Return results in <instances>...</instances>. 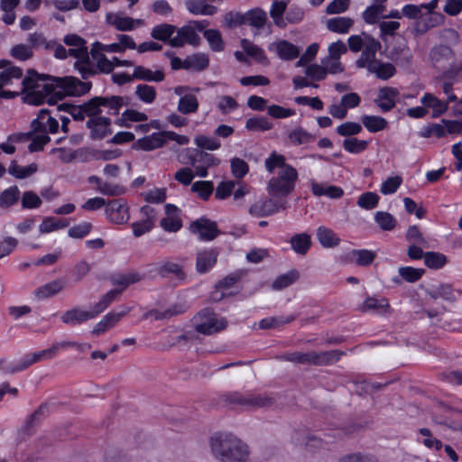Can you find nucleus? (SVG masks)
<instances>
[{
    "label": "nucleus",
    "instance_id": "obj_26",
    "mask_svg": "<svg viewBox=\"0 0 462 462\" xmlns=\"http://www.w3.org/2000/svg\"><path fill=\"white\" fill-rule=\"evenodd\" d=\"M310 188L316 197L325 196L329 199H340L344 195L342 188L335 185L320 183L314 180H310Z\"/></svg>",
    "mask_w": 462,
    "mask_h": 462
},
{
    "label": "nucleus",
    "instance_id": "obj_47",
    "mask_svg": "<svg viewBox=\"0 0 462 462\" xmlns=\"http://www.w3.org/2000/svg\"><path fill=\"white\" fill-rule=\"evenodd\" d=\"M49 404L42 403L33 413H32L25 421V429L29 430L31 428L40 424L49 415Z\"/></svg>",
    "mask_w": 462,
    "mask_h": 462
},
{
    "label": "nucleus",
    "instance_id": "obj_62",
    "mask_svg": "<svg viewBox=\"0 0 462 462\" xmlns=\"http://www.w3.org/2000/svg\"><path fill=\"white\" fill-rule=\"evenodd\" d=\"M342 145L347 152L358 154L367 148L368 142L357 138H346L343 141Z\"/></svg>",
    "mask_w": 462,
    "mask_h": 462
},
{
    "label": "nucleus",
    "instance_id": "obj_52",
    "mask_svg": "<svg viewBox=\"0 0 462 462\" xmlns=\"http://www.w3.org/2000/svg\"><path fill=\"white\" fill-rule=\"evenodd\" d=\"M380 197L377 193L373 191H366L362 193L356 201L359 208L365 210H372L379 204Z\"/></svg>",
    "mask_w": 462,
    "mask_h": 462
},
{
    "label": "nucleus",
    "instance_id": "obj_57",
    "mask_svg": "<svg viewBox=\"0 0 462 462\" xmlns=\"http://www.w3.org/2000/svg\"><path fill=\"white\" fill-rule=\"evenodd\" d=\"M288 138L294 145L308 143L315 139V137L301 127H298L290 132Z\"/></svg>",
    "mask_w": 462,
    "mask_h": 462
},
{
    "label": "nucleus",
    "instance_id": "obj_8",
    "mask_svg": "<svg viewBox=\"0 0 462 462\" xmlns=\"http://www.w3.org/2000/svg\"><path fill=\"white\" fill-rule=\"evenodd\" d=\"M222 400L226 403L246 409L270 407L275 402V399L271 395L239 392L226 393L223 394Z\"/></svg>",
    "mask_w": 462,
    "mask_h": 462
},
{
    "label": "nucleus",
    "instance_id": "obj_20",
    "mask_svg": "<svg viewBox=\"0 0 462 462\" xmlns=\"http://www.w3.org/2000/svg\"><path fill=\"white\" fill-rule=\"evenodd\" d=\"M189 228L201 240H212L217 235V224L207 218H199L192 222Z\"/></svg>",
    "mask_w": 462,
    "mask_h": 462
},
{
    "label": "nucleus",
    "instance_id": "obj_38",
    "mask_svg": "<svg viewBox=\"0 0 462 462\" xmlns=\"http://www.w3.org/2000/svg\"><path fill=\"white\" fill-rule=\"evenodd\" d=\"M266 21V13L260 8L251 9L245 13V24H249L256 30L262 29L265 25Z\"/></svg>",
    "mask_w": 462,
    "mask_h": 462
},
{
    "label": "nucleus",
    "instance_id": "obj_53",
    "mask_svg": "<svg viewBox=\"0 0 462 462\" xmlns=\"http://www.w3.org/2000/svg\"><path fill=\"white\" fill-rule=\"evenodd\" d=\"M204 37L208 41L210 49L213 51H221L224 50V42L221 32L216 29H208L204 31Z\"/></svg>",
    "mask_w": 462,
    "mask_h": 462
},
{
    "label": "nucleus",
    "instance_id": "obj_25",
    "mask_svg": "<svg viewBox=\"0 0 462 462\" xmlns=\"http://www.w3.org/2000/svg\"><path fill=\"white\" fill-rule=\"evenodd\" d=\"M453 57L452 50L446 45L434 47L430 54L431 64L437 69H444Z\"/></svg>",
    "mask_w": 462,
    "mask_h": 462
},
{
    "label": "nucleus",
    "instance_id": "obj_27",
    "mask_svg": "<svg viewBox=\"0 0 462 462\" xmlns=\"http://www.w3.org/2000/svg\"><path fill=\"white\" fill-rule=\"evenodd\" d=\"M148 116L136 109L129 108L125 110L122 115L115 121L120 127L130 128L134 124H139L147 121Z\"/></svg>",
    "mask_w": 462,
    "mask_h": 462
},
{
    "label": "nucleus",
    "instance_id": "obj_29",
    "mask_svg": "<svg viewBox=\"0 0 462 462\" xmlns=\"http://www.w3.org/2000/svg\"><path fill=\"white\" fill-rule=\"evenodd\" d=\"M354 25V20L347 16H336L326 21V27L328 31L346 34Z\"/></svg>",
    "mask_w": 462,
    "mask_h": 462
},
{
    "label": "nucleus",
    "instance_id": "obj_4",
    "mask_svg": "<svg viewBox=\"0 0 462 462\" xmlns=\"http://www.w3.org/2000/svg\"><path fill=\"white\" fill-rule=\"evenodd\" d=\"M121 292L122 291H108L88 310H82L79 307L66 310L61 316V320L67 325L76 326L93 319L99 316L114 301L117 300L121 296Z\"/></svg>",
    "mask_w": 462,
    "mask_h": 462
},
{
    "label": "nucleus",
    "instance_id": "obj_46",
    "mask_svg": "<svg viewBox=\"0 0 462 462\" xmlns=\"http://www.w3.org/2000/svg\"><path fill=\"white\" fill-rule=\"evenodd\" d=\"M425 300L428 303L436 302L440 304L441 310H445L446 307L442 304V301L452 302L455 300V298L452 291H428Z\"/></svg>",
    "mask_w": 462,
    "mask_h": 462
},
{
    "label": "nucleus",
    "instance_id": "obj_2",
    "mask_svg": "<svg viewBox=\"0 0 462 462\" xmlns=\"http://www.w3.org/2000/svg\"><path fill=\"white\" fill-rule=\"evenodd\" d=\"M22 69L15 66H9L5 60H0V98H14L19 94H24V101L36 90L37 73L29 72L22 79Z\"/></svg>",
    "mask_w": 462,
    "mask_h": 462
},
{
    "label": "nucleus",
    "instance_id": "obj_59",
    "mask_svg": "<svg viewBox=\"0 0 462 462\" xmlns=\"http://www.w3.org/2000/svg\"><path fill=\"white\" fill-rule=\"evenodd\" d=\"M68 225V222L61 219H57L55 217H45L39 226V231L42 234H47L58 229L64 228Z\"/></svg>",
    "mask_w": 462,
    "mask_h": 462
},
{
    "label": "nucleus",
    "instance_id": "obj_42",
    "mask_svg": "<svg viewBox=\"0 0 462 462\" xmlns=\"http://www.w3.org/2000/svg\"><path fill=\"white\" fill-rule=\"evenodd\" d=\"M368 72L374 74L378 79L386 80L395 74V67L389 62L375 61L368 69Z\"/></svg>",
    "mask_w": 462,
    "mask_h": 462
},
{
    "label": "nucleus",
    "instance_id": "obj_12",
    "mask_svg": "<svg viewBox=\"0 0 462 462\" xmlns=\"http://www.w3.org/2000/svg\"><path fill=\"white\" fill-rule=\"evenodd\" d=\"M237 443V438L231 433H215L210 438V447L214 456L226 462L227 449L230 446H234Z\"/></svg>",
    "mask_w": 462,
    "mask_h": 462
},
{
    "label": "nucleus",
    "instance_id": "obj_63",
    "mask_svg": "<svg viewBox=\"0 0 462 462\" xmlns=\"http://www.w3.org/2000/svg\"><path fill=\"white\" fill-rule=\"evenodd\" d=\"M425 264L431 269H439L447 263L445 254L438 252H427L424 254Z\"/></svg>",
    "mask_w": 462,
    "mask_h": 462
},
{
    "label": "nucleus",
    "instance_id": "obj_19",
    "mask_svg": "<svg viewBox=\"0 0 462 462\" xmlns=\"http://www.w3.org/2000/svg\"><path fill=\"white\" fill-rule=\"evenodd\" d=\"M87 126L93 139H103L112 134L111 120L106 116L89 118Z\"/></svg>",
    "mask_w": 462,
    "mask_h": 462
},
{
    "label": "nucleus",
    "instance_id": "obj_37",
    "mask_svg": "<svg viewBox=\"0 0 462 462\" xmlns=\"http://www.w3.org/2000/svg\"><path fill=\"white\" fill-rule=\"evenodd\" d=\"M291 249L300 255H304L310 250L311 245L310 236L307 233L296 234L290 240Z\"/></svg>",
    "mask_w": 462,
    "mask_h": 462
},
{
    "label": "nucleus",
    "instance_id": "obj_18",
    "mask_svg": "<svg viewBox=\"0 0 462 462\" xmlns=\"http://www.w3.org/2000/svg\"><path fill=\"white\" fill-rule=\"evenodd\" d=\"M160 225L166 232L175 233L179 231L182 226L180 208L172 204H167L165 206V217L162 218Z\"/></svg>",
    "mask_w": 462,
    "mask_h": 462
},
{
    "label": "nucleus",
    "instance_id": "obj_23",
    "mask_svg": "<svg viewBox=\"0 0 462 462\" xmlns=\"http://www.w3.org/2000/svg\"><path fill=\"white\" fill-rule=\"evenodd\" d=\"M165 142L166 133L157 132L138 139L134 143V148L143 151H152L162 147Z\"/></svg>",
    "mask_w": 462,
    "mask_h": 462
},
{
    "label": "nucleus",
    "instance_id": "obj_34",
    "mask_svg": "<svg viewBox=\"0 0 462 462\" xmlns=\"http://www.w3.org/2000/svg\"><path fill=\"white\" fill-rule=\"evenodd\" d=\"M133 78L150 82H161L164 79L162 70H152L143 66H136L133 71Z\"/></svg>",
    "mask_w": 462,
    "mask_h": 462
},
{
    "label": "nucleus",
    "instance_id": "obj_5",
    "mask_svg": "<svg viewBox=\"0 0 462 462\" xmlns=\"http://www.w3.org/2000/svg\"><path fill=\"white\" fill-rule=\"evenodd\" d=\"M32 128L34 132L39 133L33 136L28 146L29 151L33 152L42 150L44 145L50 142L47 133L56 134L59 130V123L50 115L49 111L42 109L32 120Z\"/></svg>",
    "mask_w": 462,
    "mask_h": 462
},
{
    "label": "nucleus",
    "instance_id": "obj_51",
    "mask_svg": "<svg viewBox=\"0 0 462 462\" xmlns=\"http://www.w3.org/2000/svg\"><path fill=\"white\" fill-rule=\"evenodd\" d=\"M384 11V5H371L363 12L362 16L366 23L374 24L380 18H383Z\"/></svg>",
    "mask_w": 462,
    "mask_h": 462
},
{
    "label": "nucleus",
    "instance_id": "obj_43",
    "mask_svg": "<svg viewBox=\"0 0 462 462\" xmlns=\"http://www.w3.org/2000/svg\"><path fill=\"white\" fill-rule=\"evenodd\" d=\"M118 322V316L115 315V311H111L105 315L102 319L96 324L91 333L94 336H100L114 328Z\"/></svg>",
    "mask_w": 462,
    "mask_h": 462
},
{
    "label": "nucleus",
    "instance_id": "obj_50",
    "mask_svg": "<svg viewBox=\"0 0 462 462\" xmlns=\"http://www.w3.org/2000/svg\"><path fill=\"white\" fill-rule=\"evenodd\" d=\"M209 60L207 54L197 53L188 57L184 60V68L195 70H202L208 66Z\"/></svg>",
    "mask_w": 462,
    "mask_h": 462
},
{
    "label": "nucleus",
    "instance_id": "obj_49",
    "mask_svg": "<svg viewBox=\"0 0 462 462\" xmlns=\"http://www.w3.org/2000/svg\"><path fill=\"white\" fill-rule=\"evenodd\" d=\"M246 273L245 270H236L221 279L217 283L216 289H228L229 287L235 286L246 276Z\"/></svg>",
    "mask_w": 462,
    "mask_h": 462
},
{
    "label": "nucleus",
    "instance_id": "obj_17",
    "mask_svg": "<svg viewBox=\"0 0 462 462\" xmlns=\"http://www.w3.org/2000/svg\"><path fill=\"white\" fill-rule=\"evenodd\" d=\"M420 103L427 108L428 113L431 112V117L437 118L444 115L449 107L448 102L440 99L430 92H426L420 97Z\"/></svg>",
    "mask_w": 462,
    "mask_h": 462
},
{
    "label": "nucleus",
    "instance_id": "obj_14",
    "mask_svg": "<svg viewBox=\"0 0 462 462\" xmlns=\"http://www.w3.org/2000/svg\"><path fill=\"white\" fill-rule=\"evenodd\" d=\"M106 21L108 24L114 26L118 31L127 32L133 31L137 27L144 24L142 19H134L125 15L123 13H107Z\"/></svg>",
    "mask_w": 462,
    "mask_h": 462
},
{
    "label": "nucleus",
    "instance_id": "obj_6",
    "mask_svg": "<svg viewBox=\"0 0 462 462\" xmlns=\"http://www.w3.org/2000/svg\"><path fill=\"white\" fill-rule=\"evenodd\" d=\"M344 355L345 352L340 350L292 352L279 356V359L294 364L323 366L337 362Z\"/></svg>",
    "mask_w": 462,
    "mask_h": 462
},
{
    "label": "nucleus",
    "instance_id": "obj_44",
    "mask_svg": "<svg viewBox=\"0 0 462 462\" xmlns=\"http://www.w3.org/2000/svg\"><path fill=\"white\" fill-rule=\"evenodd\" d=\"M38 170L36 163H31L27 166H21L15 161L12 162L8 172L16 179H25L34 174Z\"/></svg>",
    "mask_w": 462,
    "mask_h": 462
},
{
    "label": "nucleus",
    "instance_id": "obj_39",
    "mask_svg": "<svg viewBox=\"0 0 462 462\" xmlns=\"http://www.w3.org/2000/svg\"><path fill=\"white\" fill-rule=\"evenodd\" d=\"M361 122L370 133H377L388 127L387 120L379 116L365 115L361 117Z\"/></svg>",
    "mask_w": 462,
    "mask_h": 462
},
{
    "label": "nucleus",
    "instance_id": "obj_35",
    "mask_svg": "<svg viewBox=\"0 0 462 462\" xmlns=\"http://www.w3.org/2000/svg\"><path fill=\"white\" fill-rule=\"evenodd\" d=\"M185 6L194 15H213L217 13V7L206 4L202 0H187Z\"/></svg>",
    "mask_w": 462,
    "mask_h": 462
},
{
    "label": "nucleus",
    "instance_id": "obj_40",
    "mask_svg": "<svg viewBox=\"0 0 462 462\" xmlns=\"http://www.w3.org/2000/svg\"><path fill=\"white\" fill-rule=\"evenodd\" d=\"M389 308L388 300L384 298H374L368 297L359 306L358 310L362 312L374 311L377 313H383Z\"/></svg>",
    "mask_w": 462,
    "mask_h": 462
},
{
    "label": "nucleus",
    "instance_id": "obj_54",
    "mask_svg": "<svg viewBox=\"0 0 462 462\" xmlns=\"http://www.w3.org/2000/svg\"><path fill=\"white\" fill-rule=\"evenodd\" d=\"M103 111H106L110 115H117L123 106L125 99L123 97L112 96L109 97H102Z\"/></svg>",
    "mask_w": 462,
    "mask_h": 462
},
{
    "label": "nucleus",
    "instance_id": "obj_15",
    "mask_svg": "<svg viewBox=\"0 0 462 462\" xmlns=\"http://www.w3.org/2000/svg\"><path fill=\"white\" fill-rule=\"evenodd\" d=\"M381 49V43L373 37H367L365 45L362 48V53L356 60V65L360 69H368L377 60L376 52Z\"/></svg>",
    "mask_w": 462,
    "mask_h": 462
},
{
    "label": "nucleus",
    "instance_id": "obj_64",
    "mask_svg": "<svg viewBox=\"0 0 462 462\" xmlns=\"http://www.w3.org/2000/svg\"><path fill=\"white\" fill-rule=\"evenodd\" d=\"M338 462H379V460L374 455L355 452L343 456Z\"/></svg>",
    "mask_w": 462,
    "mask_h": 462
},
{
    "label": "nucleus",
    "instance_id": "obj_21",
    "mask_svg": "<svg viewBox=\"0 0 462 462\" xmlns=\"http://www.w3.org/2000/svg\"><path fill=\"white\" fill-rule=\"evenodd\" d=\"M399 91L395 88L384 87L378 90L374 103L382 112H388L395 106Z\"/></svg>",
    "mask_w": 462,
    "mask_h": 462
},
{
    "label": "nucleus",
    "instance_id": "obj_30",
    "mask_svg": "<svg viewBox=\"0 0 462 462\" xmlns=\"http://www.w3.org/2000/svg\"><path fill=\"white\" fill-rule=\"evenodd\" d=\"M196 162H192L195 169V173L200 178L208 176V168L218 165L220 161L213 154L207 152H200L198 162L199 164H196Z\"/></svg>",
    "mask_w": 462,
    "mask_h": 462
},
{
    "label": "nucleus",
    "instance_id": "obj_33",
    "mask_svg": "<svg viewBox=\"0 0 462 462\" xmlns=\"http://www.w3.org/2000/svg\"><path fill=\"white\" fill-rule=\"evenodd\" d=\"M241 47L245 52L248 56L252 57L256 62L265 66L269 65L270 61L265 55L264 51L261 47L254 44L246 39H243L241 41Z\"/></svg>",
    "mask_w": 462,
    "mask_h": 462
},
{
    "label": "nucleus",
    "instance_id": "obj_11",
    "mask_svg": "<svg viewBox=\"0 0 462 462\" xmlns=\"http://www.w3.org/2000/svg\"><path fill=\"white\" fill-rule=\"evenodd\" d=\"M199 88H191L188 86H177L173 88L176 96L180 97L177 109L182 115L194 114L198 111L199 103L196 93Z\"/></svg>",
    "mask_w": 462,
    "mask_h": 462
},
{
    "label": "nucleus",
    "instance_id": "obj_48",
    "mask_svg": "<svg viewBox=\"0 0 462 462\" xmlns=\"http://www.w3.org/2000/svg\"><path fill=\"white\" fill-rule=\"evenodd\" d=\"M21 192L17 186H11L0 195V207L7 208L14 205L20 199Z\"/></svg>",
    "mask_w": 462,
    "mask_h": 462
},
{
    "label": "nucleus",
    "instance_id": "obj_60",
    "mask_svg": "<svg viewBox=\"0 0 462 462\" xmlns=\"http://www.w3.org/2000/svg\"><path fill=\"white\" fill-rule=\"evenodd\" d=\"M245 127L249 131H268L273 128V124L264 116H255L249 118L245 123Z\"/></svg>",
    "mask_w": 462,
    "mask_h": 462
},
{
    "label": "nucleus",
    "instance_id": "obj_10",
    "mask_svg": "<svg viewBox=\"0 0 462 462\" xmlns=\"http://www.w3.org/2000/svg\"><path fill=\"white\" fill-rule=\"evenodd\" d=\"M208 23L203 21H191L188 24L180 27L177 34L170 40L171 47H181L184 44L198 46L200 42L199 32L204 31Z\"/></svg>",
    "mask_w": 462,
    "mask_h": 462
},
{
    "label": "nucleus",
    "instance_id": "obj_56",
    "mask_svg": "<svg viewBox=\"0 0 462 462\" xmlns=\"http://www.w3.org/2000/svg\"><path fill=\"white\" fill-rule=\"evenodd\" d=\"M300 277L299 272L290 270L289 272L279 275L273 283V289H283L292 285Z\"/></svg>",
    "mask_w": 462,
    "mask_h": 462
},
{
    "label": "nucleus",
    "instance_id": "obj_41",
    "mask_svg": "<svg viewBox=\"0 0 462 462\" xmlns=\"http://www.w3.org/2000/svg\"><path fill=\"white\" fill-rule=\"evenodd\" d=\"M287 8V2L282 0H275L273 2L270 8V16L272 17L273 23L280 28H284L287 25L283 14Z\"/></svg>",
    "mask_w": 462,
    "mask_h": 462
},
{
    "label": "nucleus",
    "instance_id": "obj_58",
    "mask_svg": "<svg viewBox=\"0 0 462 462\" xmlns=\"http://www.w3.org/2000/svg\"><path fill=\"white\" fill-rule=\"evenodd\" d=\"M135 95L144 104H152L156 98V90L152 86L140 84L135 88Z\"/></svg>",
    "mask_w": 462,
    "mask_h": 462
},
{
    "label": "nucleus",
    "instance_id": "obj_32",
    "mask_svg": "<svg viewBox=\"0 0 462 462\" xmlns=\"http://www.w3.org/2000/svg\"><path fill=\"white\" fill-rule=\"evenodd\" d=\"M189 309V305L185 300H180L163 311L152 310L151 314L154 315L156 319H167L174 316L185 313Z\"/></svg>",
    "mask_w": 462,
    "mask_h": 462
},
{
    "label": "nucleus",
    "instance_id": "obj_36",
    "mask_svg": "<svg viewBox=\"0 0 462 462\" xmlns=\"http://www.w3.org/2000/svg\"><path fill=\"white\" fill-rule=\"evenodd\" d=\"M226 455L228 457L226 459V462H245L249 455L248 447L237 439V443L234 447L233 445L230 446Z\"/></svg>",
    "mask_w": 462,
    "mask_h": 462
},
{
    "label": "nucleus",
    "instance_id": "obj_24",
    "mask_svg": "<svg viewBox=\"0 0 462 462\" xmlns=\"http://www.w3.org/2000/svg\"><path fill=\"white\" fill-rule=\"evenodd\" d=\"M89 57L93 69L90 75L94 74L96 69L103 73H110L115 68L113 60H108L102 51L96 50L93 47L90 50Z\"/></svg>",
    "mask_w": 462,
    "mask_h": 462
},
{
    "label": "nucleus",
    "instance_id": "obj_61",
    "mask_svg": "<svg viewBox=\"0 0 462 462\" xmlns=\"http://www.w3.org/2000/svg\"><path fill=\"white\" fill-rule=\"evenodd\" d=\"M175 26L168 23L159 24L152 30L151 35L152 38L159 41L171 40V36L175 32Z\"/></svg>",
    "mask_w": 462,
    "mask_h": 462
},
{
    "label": "nucleus",
    "instance_id": "obj_7",
    "mask_svg": "<svg viewBox=\"0 0 462 462\" xmlns=\"http://www.w3.org/2000/svg\"><path fill=\"white\" fill-rule=\"evenodd\" d=\"M64 42L69 47V56L76 59L74 67L79 71L84 79L90 76L93 69L90 63V57L88 51L86 41L77 34H68L64 38Z\"/></svg>",
    "mask_w": 462,
    "mask_h": 462
},
{
    "label": "nucleus",
    "instance_id": "obj_16",
    "mask_svg": "<svg viewBox=\"0 0 462 462\" xmlns=\"http://www.w3.org/2000/svg\"><path fill=\"white\" fill-rule=\"evenodd\" d=\"M268 50L282 60H292L300 55V48L286 40H278L270 43Z\"/></svg>",
    "mask_w": 462,
    "mask_h": 462
},
{
    "label": "nucleus",
    "instance_id": "obj_31",
    "mask_svg": "<svg viewBox=\"0 0 462 462\" xmlns=\"http://www.w3.org/2000/svg\"><path fill=\"white\" fill-rule=\"evenodd\" d=\"M317 239L324 248H333L339 245L340 238L330 228L320 226L317 229Z\"/></svg>",
    "mask_w": 462,
    "mask_h": 462
},
{
    "label": "nucleus",
    "instance_id": "obj_28",
    "mask_svg": "<svg viewBox=\"0 0 462 462\" xmlns=\"http://www.w3.org/2000/svg\"><path fill=\"white\" fill-rule=\"evenodd\" d=\"M217 253L213 249L199 251L197 254L196 269L199 273L208 272L216 264Z\"/></svg>",
    "mask_w": 462,
    "mask_h": 462
},
{
    "label": "nucleus",
    "instance_id": "obj_22",
    "mask_svg": "<svg viewBox=\"0 0 462 462\" xmlns=\"http://www.w3.org/2000/svg\"><path fill=\"white\" fill-rule=\"evenodd\" d=\"M286 208L285 203H280L274 201L272 199H263L256 202L255 204L250 207V214L255 217H264L273 215L281 209H284Z\"/></svg>",
    "mask_w": 462,
    "mask_h": 462
},
{
    "label": "nucleus",
    "instance_id": "obj_1",
    "mask_svg": "<svg viewBox=\"0 0 462 462\" xmlns=\"http://www.w3.org/2000/svg\"><path fill=\"white\" fill-rule=\"evenodd\" d=\"M36 90L27 97V103L41 105L56 104L66 96H81L91 88L89 82H83L74 77L48 78L37 74Z\"/></svg>",
    "mask_w": 462,
    "mask_h": 462
},
{
    "label": "nucleus",
    "instance_id": "obj_3",
    "mask_svg": "<svg viewBox=\"0 0 462 462\" xmlns=\"http://www.w3.org/2000/svg\"><path fill=\"white\" fill-rule=\"evenodd\" d=\"M265 168L270 173L278 170L277 176L273 177L267 185L271 196L282 198L292 192L298 180V172L295 168L285 162L282 155L273 153L265 160Z\"/></svg>",
    "mask_w": 462,
    "mask_h": 462
},
{
    "label": "nucleus",
    "instance_id": "obj_9",
    "mask_svg": "<svg viewBox=\"0 0 462 462\" xmlns=\"http://www.w3.org/2000/svg\"><path fill=\"white\" fill-rule=\"evenodd\" d=\"M192 322L196 332L207 336L222 331L227 326L226 319H218L210 308H205L199 311L192 318Z\"/></svg>",
    "mask_w": 462,
    "mask_h": 462
},
{
    "label": "nucleus",
    "instance_id": "obj_13",
    "mask_svg": "<svg viewBox=\"0 0 462 462\" xmlns=\"http://www.w3.org/2000/svg\"><path fill=\"white\" fill-rule=\"evenodd\" d=\"M106 216L114 224L126 223L130 218L127 203L122 199H113L106 207Z\"/></svg>",
    "mask_w": 462,
    "mask_h": 462
},
{
    "label": "nucleus",
    "instance_id": "obj_45",
    "mask_svg": "<svg viewBox=\"0 0 462 462\" xmlns=\"http://www.w3.org/2000/svg\"><path fill=\"white\" fill-rule=\"evenodd\" d=\"M375 253L367 249L353 250L349 252L348 257L360 266H366L371 264L374 258Z\"/></svg>",
    "mask_w": 462,
    "mask_h": 462
},
{
    "label": "nucleus",
    "instance_id": "obj_55",
    "mask_svg": "<svg viewBox=\"0 0 462 462\" xmlns=\"http://www.w3.org/2000/svg\"><path fill=\"white\" fill-rule=\"evenodd\" d=\"M374 221L383 231H392L396 226L395 217L385 211H377L374 214Z\"/></svg>",
    "mask_w": 462,
    "mask_h": 462
}]
</instances>
